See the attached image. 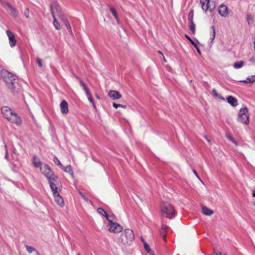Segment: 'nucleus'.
Returning a JSON list of instances; mask_svg holds the SVG:
<instances>
[{
  "mask_svg": "<svg viewBox=\"0 0 255 255\" xmlns=\"http://www.w3.org/2000/svg\"><path fill=\"white\" fill-rule=\"evenodd\" d=\"M97 212L99 214H101L105 217H106L107 219L109 220L110 219L109 216L106 212L102 208H99L97 209Z\"/></svg>",
  "mask_w": 255,
  "mask_h": 255,
  "instance_id": "22",
  "label": "nucleus"
},
{
  "mask_svg": "<svg viewBox=\"0 0 255 255\" xmlns=\"http://www.w3.org/2000/svg\"><path fill=\"white\" fill-rule=\"evenodd\" d=\"M108 96L113 100L119 99L122 97L121 94L115 90H110L108 93Z\"/></svg>",
  "mask_w": 255,
  "mask_h": 255,
  "instance_id": "14",
  "label": "nucleus"
},
{
  "mask_svg": "<svg viewBox=\"0 0 255 255\" xmlns=\"http://www.w3.org/2000/svg\"><path fill=\"white\" fill-rule=\"evenodd\" d=\"M61 169H63L64 171V172L69 173L73 178H74L73 171L70 165H68L66 167L63 166V168Z\"/></svg>",
  "mask_w": 255,
  "mask_h": 255,
  "instance_id": "20",
  "label": "nucleus"
},
{
  "mask_svg": "<svg viewBox=\"0 0 255 255\" xmlns=\"http://www.w3.org/2000/svg\"><path fill=\"white\" fill-rule=\"evenodd\" d=\"M110 10L111 12H112V13L113 14V15L115 17V18L117 20V22L119 23V18H118V14H117V12L116 10L114 7H110Z\"/></svg>",
  "mask_w": 255,
  "mask_h": 255,
  "instance_id": "25",
  "label": "nucleus"
},
{
  "mask_svg": "<svg viewBox=\"0 0 255 255\" xmlns=\"http://www.w3.org/2000/svg\"><path fill=\"white\" fill-rule=\"evenodd\" d=\"M253 196L254 197H255V191H254L253 192Z\"/></svg>",
  "mask_w": 255,
  "mask_h": 255,
  "instance_id": "55",
  "label": "nucleus"
},
{
  "mask_svg": "<svg viewBox=\"0 0 255 255\" xmlns=\"http://www.w3.org/2000/svg\"><path fill=\"white\" fill-rule=\"evenodd\" d=\"M7 35L8 37L9 40V44L11 47H13L16 45V40L15 38L14 35L13 33L9 30H7L6 31Z\"/></svg>",
  "mask_w": 255,
  "mask_h": 255,
  "instance_id": "10",
  "label": "nucleus"
},
{
  "mask_svg": "<svg viewBox=\"0 0 255 255\" xmlns=\"http://www.w3.org/2000/svg\"><path fill=\"white\" fill-rule=\"evenodd\" d=\"M55 202L60 206L63 207L64 206V201L62 198L60 196L59 193H55L53 195Z\"/></svg>",
  "mask_w": 255,
  "mask_h": 255,
  "instance_id": "15",
  "label": "nucleus"
},
{
  "mask_svg": "<svg viewBox=\"0 0 255 255\" xmlns=\"http://www.w3.org/2000/svg\"><path fill=\"white\" fill-rule=\"evenodd\" d=\"M227 102L233 107H235L238 105V101L236 98L232 96H229L227 98Z\"/></svg>",
  "mask_w": 255,
  "mask_h": 255,
  "instance_id": "16",
  "label": "nucleus"
},
{
  "mask_svg": "<svg viewBox=\"0 0 255 255\" xmlns=\"http://www.w3.org/2000/svg\"><path fill=\"white\" fill-rule=\"evenodd\" d=\"M211 28L213 30L212 36L211 37V41L212 42L215 38L216 32H215V28L214 26H212Z\"/></svg>",
  "mask_w": 255,
  "mask_h": 255,
  "instance_id": "30",
  "label": "nucleus"
},
{
  "mask_svg": "<svg viewBox=\"0 0 255 255\" xmlns=\"http://www.w3.org/2000/svg\"><path fill=\"white\" fill-rule=\"evenodd\" d=\"M194 47L196 48L198 53L199 54H201V51L199 49L198 46H197V44H196L195 45H194Z\"/></svg>",
  "mask_w": 255,
  "mask_h": 255,
  "instance_id": "45",
  "label": "nucleus"
},
{
  "mask_svg": "<svg viewBox=\"0 0 255 255\" xmlns=\"http://www.w3.org/2000/svg\"><path fill=\"white\" fill-rule=\"evenodd\" d=\"M26 249L27 251L30 254L32 253L33 251H35V249L29 246H27L26 247Z\"/></svg>",
  "mask_w": 255,
  "mask_h": 255,
  "instance_id": "31",
  "label": "nucleus"
},
{
  "mask_svg": "<svg viewBox=\"0 0 255 255\" xmlns=\"http://www.w3.org/2000/svg\"><path fill=\"white\" fill-rule=\"evenodd\" d=\"M255 81V75H252L247 78L246 80H241L240 82L244 83H253Z\"/></svg>",
  "mask_w": 255,
  "mask_h": 255,
  "instance_id": "21",
  "label": "nucleus"
},
{
  "mask_svg": "<svg viewBox=\"0 0 255 255\" xmlns=\"http://www.w3.org/2000/svg\"><path fill=\"white\" fill-rule=\"evenodd\" d=\"M142 241L143 242L145 250L147 251V252L149 253L150 250L149 249V246L145 242H144L142 239Z\"/></svg>",
  "mask_w": 255,
  "mask_h": 255,
  "instance_id": "32",
  "label": "nucleus"
},
{
  "mask_svg": "<svg viewBox=\"0 0 255 255\" xmlns=\"http://www.w3.org/2000/svg\"><path fill=\"white\" fill-rule=\"evenodd\" d=\"M108 221H109L108 227L110 232L114 233H118L122 231L123 228L119 223L114 222L110 219Z\"/></svg>",
  "mask_w": 255,
  "mask_h": 255,
  "instance_id": "7",
  "label": "nucleus"
},
{
  "mask_svg": "<svg viewBox=\"0 0 255 255\" xmlns=\"http://www.w3.org/2000/svg\"><path fill=\"white\" fill-rule=\"evenodd\" d=\"M80 194L82 195V197L87 202L88 201V199L85 196H84L82 193H80Z\"/></svg>",
  "mask_w": 255,
  "mask_h": 255,
  "instance_id": "49",
  "label": "nucleus"
},
{
  "mask_svg": "<svg viewBox=\"0 0 255 255\" xmlns=\"http://www.w3.org/2000/svg\"><path fill=\"white\" fill-rule=\"evenodd\" d=\"M32 162L34 166L36 168H40L42 166V163L39 160V159L36 156H34L32 158Z\"/></svg>",
  "mask_w": 255,
  "mask_h": 255,
  "instance_id": "17",
  "label": "nucleus"
},
{
  "mask_svg": "<svg viewBox=\"0 0 255 255\" xmlns=\"http://www.w3.org/2000/svg\"><path fill=\"white\" fill-rule=\"evenodd\" d=\"M205 138L206 139L207 141L209 143H211V140L208 138V137L205 136Z\"/></svg>",
  "mask_w": 255,
  "mask_h": 255,
  "instance_id": "51",
  "label": "nucleus"
},
{
  "mask_svg": "<svg viewBox=\"0 0 255 255\" xmlns=\"http://www.w3.org/2000/svg\"><path fill=\"white\" fill-rule=\"evenodd\" d=\"M70 34L71 35H73V32H72V28L71 27L70 28V29H68Z\"/></svg>",
  "mask_w": 255,
  "mask_h": 255,
  "instance_id": "50",
  "label": "nucleus"
},
{
  "mask_svg": "<svg viewBox=\"0 0 255 255\" xmlns=\"http://www.w3.org/2000/svg\"><path fill=\"white\" fill-rule=\"evenodd\" d=\"M1 113L4 118L11 123L20 126L21 124V120L17 113L12 111L10 108L7 106L1 108Z\"/></svg>",
  "mask_w": 255,
  "mask_h": 255,
  "instance_id": "2",
  "label": "nucleus"
},
{
  "mask_svg": "<svg viewBox=\"0 0 255 255\" xmlns=\"http://www.w3.org/2000/svg\"><path fill=\"white\" fill-rule=\"evenodd\" d=\"M60 111L62 114L66 115L68 113L69 110L68 108L67 102L63 100L60 104Z\"/></svg>",
  "mask_w": 255,
  "mask_h": 255,
  "instance_id": "12",
  "label": "nucleus"
},
{
  "mask_svg": "<svg viewBox=\"0 0 255 255\" xmlns=\"http://www.w3.org/2000/svg\"><path fill=\"white\" fill-rule=\"evenodd\" d=\"M168 228V226L165 225H162L161 227L162 231L164 230L165 231H166L167 229Z\"/></svg>",
  "mask_w": 255,
  "mask_h": 255,
  "instance_id": "43",
  "label": "nucleus"
},
{
  "mask_svg": "<svg viewBox=\"0 0 255 255\" xmlns=\"http://www.w3.org/2000/svg\"><path fill=\"white\" fill-rule=\"evenodd\" d=\"M254 48H255V38L254 39Z\"/></svg>",
  "mask_w": 255,
  "mask_h": 255,
  "instance_id": "57",
  "label": "nucleus"
},
{
  "mask_svg": "<svg viewBox=\"0 0 255 255\" xmlns=\"http://www.w3.org/2000/svg\"><path fill=\"white\" fill-rule=\"evenodd\" d=\"M53 161L55 162V163H56L57 165L59 166L61 168H63V166L62 165L60 160L57 157L55 156L54 157Z\"/></svg>",
  "mask_w": 255,
  "mask_h": 255,
  "instance_id": "27",
  "label": "nucleus"
},
{
  "mask_svg": "<svg viewBox=\"0 0 255 255\" xmlns=\"http://www.w3.org/2000/svg\"><path fill=\"white\" fill-rule=\"evenodd\" d=\"M160 232H161V235L163 236V237L164 238H165V232L166 231H164V230L162 231V229H161V231H160Z\"/></svg>",
  "mask_w": 255,
  "mask_h": 255,
  "instance_id": "48",
  "label": "nucleus"
},
{
  "mask_svg": "<svg viewBox=\"0 0 255 255\" xmlns=\"http://www.w3.org/2000/svg\"><path fill=\"white\" fill-rule=\"evenodd\" d=\"M120 107L123 108L124 109H126L127 107L126 105H122V106H121Z\"/></svg>",
  "mask_w": 255,
  "mask_h": 255,
  "instance_id": "54",
  "label": "nucleus"
},
{
  "mask_svg": "<svg viewBox=\"0 0 255 255\" xmlns=\"http://www.w3.org/2000/svg\"><path fill=\"white\" fill-rule=\"evenodd\" d=\"M249 61L251 62H255V56L251 57L250 58Z\"/></svg>",
  "mask_w": 255,
  "mask_h": 255,
  "instance_id": "44",
  "label": "nucleus"
},
{
  "mask_svg": "<svg viewBox=\"0 0 255 255\" xmlns=\"http://www.w3.org/2000/svg\"><path fill=\"white\" fill-rule=\"evenodd\" d=\"M247 21L249 24L252 23L253 21V17L251 15H248Z\"/></svg>",
  "mask_w": 255,
  "mask_h": 255,
  "instance_id": "33",
  "label": "nucleus"
},
{
  "mask_svg": "<svg viewBox=\"0 0 255 255\" xmlns=\"http://www.w3.org/2000/svg\"><path fill=\"white\" fill-rule=\"evenodd\" d=\"M245 62L243 61L236 62L234 63L233 66L236 69L241 68L244 64Z\"/></svg>",
  "mask_w": 255,
  "mask_h": 255,
  "instance_id": "24",
  "label": "nucleus"
},
{
  "mask_svg": "<svg viewBox=\"0 0 255 255\" xmlns=\"http://www.w3.org/2000/svg\"><path fill=\"white\" fill-rule=\"evenodd\" d=\"M121 106H122V105L121 104H116V103H114L113 104V107L116 108V109H117L118 108H119Z\"/></svg>",
  "mask_w": 255,
  "mask_h": 255,
  "instance_id": "41",
  "label": "nucleus"
},
{
  "mask_svg": "<svg viewBox=\"0 0 255 255\" xmlns=\"http://www.w3.org/2000/svg\"><path fill=\"white\" fill-rule=\"evenodd\" d=\"M227 137L232 142L234 140V139L230 135H227Z\"/></svg>",
  "mask_w": 255,
  "mask_h": 255,
  "instance_id": "46",
  "label": "nucleus"
},
{
  "mask_svg": "<svg viewBox=\"0 0 255 255\" xmlns=\"http://www.w3.org/2000/svg\"><path fill=\"white\" fill-rule=\"evenodd\" d=\"M1 75L6 87L12 93H16L19 90V85L15 76L6 70L1 71Z\"/></svg>",
  "mask_w": 255,
  "mask_h": 255,
  "instance_id": "1",
  "label": "nucleus"
},
{
  "mask_svg": "<svg viewBox=\"0 0 255 255\" xmlns=\"http://www.w3.org/2000/svg\"><path fill=\"white\" fill-rule=\"evenodd\" d=\"M70 28H71L70 25L69 26H68V27H67V29H70Z\"/></svg>",
  "mask_w": 255,
  "mask_h": 255,
  "instance_id": "58",
  "label": "nucleus"
},
{
  "mask_svg": "<svg viewBox=\"0 0 255 255\" xmlns=\"http://www.w3.org/2000/svg\"><path fill=\"white\" fill-rule=\"evenodd\" d=\"M4 147L6 149V153H5V158L7 159V160H8V152H7V147H6V145H4Z\"/></svg>",
  "mask_w": 255,
  "mask_h": 255,
  "instance_id": "42",
  "label": "nucleus"
},
{
  "mask_svg": "<svg viewBox=\"0 0 255 255\" xmlns=\"http://www.w3.org/2000/svg\"><path fill=\"white\" fill-rule=\"evenodd\" d=\"M62 20L66 27L70 25V23L67 19H63Z\"/></svg>",
  "mask_w": 255,
  "mask_h": 255,
  "instance_id": "40",
  "label": "nucleus"
},
{
  "mask_svg": "<svg viewBox=\"0 0 255 255\" xmlns=\"http://www.w3.org/2000/svg\"><path fill=\"white\" fill-rule=\"evenodd\" d=\"M3 6L12 17L14 18H16L17 17L18 15L16 10L15 8L12 7L9 3H4Z\"/></svg>",
  "mask_w": 255,
  "mask_h": 255,
  "instance_id": "8",
  "label": "nucleus"
},
{
  "mask_svg": "<svg viewBox=\"0 0 255 255\" xmlns=\"http://www.w3.org/2000/svg\"><path fill=\"white\" fill-rule=\"evenodd\" d=\"M214 255H222L220 253H215Z\"/></svg>",
  "mask_w": 255,
  "mask_h": 255,
  "instance_id": "53",
  "label": "nucleus"
},
{
  "mask_svg": "<svg viewBox=\"0 0 255 255\" xmlns=\"http://www.w3.org/2000/svg\"><path fill=\"white\" fill-rule=\"evenodd\" d=\"M83 88L84 90L85 91V92L86 93V95L90 94V92L86 85Z\"/></svg>",
  "mask_w": 255,
  "mask_h": 255,
  "instance_id": "38",
  "label": "nucleus"
},
{
  "mask_svg": "<svg viewBox=\"0 0 255 255\" xmlns=\"http://www.w3.org/2000/svg\"><path fill=\"white\" fill-rule=\"evenodd\" d=\"M76 79H77L78 80H79V82H80V84L81 85V86L82 87H84V86H86V84L84 83V82L78 76H76Z\"/></svg>",
  "mask_w": 255,
  "mask_h": 255,
  "instance_id": "35",
  "label": "nucleus"
},
{
  "mask_svg": "<svg viewBox=\"0 0 255 255\" xmlns=\"http://www.w3.org/2000/svg\"><path fill=\"white\" fill-rule=\"evenodd\" d=\"M212 92H213V94H214V95L215 96H216V97H217L218 98H219L221 100H225V98L224 97H223L221 95L218 94L217 91L215 89H214L213 90Z\"/></svg>",
  "mask_w": 255,
  "mask_h": 255,
  "instance_id": "26",
  "label": "nucleus"
},
{
  "mask_svg": "<svg viewBox=\"0 0 255 255\" xmlns=\"http://www.w3.org/2000/svg\"><path fill=\"white\" fill-rule=\"evenodd\" d=\"M158 53H159V54H161V55L163 56V53H162L161 51H158Z\"/></svg>",
  "mask_w": 255,
  "mask_h": 255,
  "instance_id": "56",
  "label": "nucleus"
},
{
  "mask_svg": "<svg viewBox=\"0 0 255 255\" xmlns=\"http://www.w3.org/2000/svg\"><path fill=\"white\" fill-rule=\"evenodd\" d=\"M48 182L50 184V188L53 192V195L55 194V193H59L57 191V186L56 184L57 182V179L49 180Z\"/></svg>",
  "mask_w": 255,
  "mask_h": 255,
  "instance_id": "13",
  "label": "nucleus"
},
{
  "mask_svg": "<svg viewBox=\"0 0 255 255\" xmlns=\"http://www.w3.org/2000/svg\"><path fill=\"white\" fill-rule=\"evenodd\" d=\"M236 146L238 145V144H237V142L236 141V140L234 139L233 141H232Z\"/></svg>",
  "mask_w": 255,
  "mask_h": 255,
  "instance_id": "52",
  "label": "nucleus"
},
{
  "mask_svg": "<svg viewBox=\"0 0 255 255\" xmlns=\"http://www.w3.org/2000/svg\"><path fill=\"white\" fill-rule=\"evenodd\" d=\"M36 62L38 65V66L39 67H42V62H41V60L40 58H37L36 59Z\"/></svg>",
  "mask_w": 255,
  "mask_h": 255,
  "instance_id": "39",
  "label": "nucleus"
},
{
  "mask_svg": "<svg viewBox=\"0 0 255 255\" xmlns=\"http://www.w3.org/2000/svg\"><path fill=\"white\" fill-rule=\"evenodd\" d=\"M191 25L190 26V30L191 31L192 33H194L195 31V24L193 21H190Z\"/></svg>",
  "mask_w": 255,
  "mask_h": 255,
  "instance_id": "28",
  "label": "nucleus"
},
{
  "mask_svg": "<svg viewBox=\"0 0 255 255\" xmlns=\"http://www.w3.org/2000/svg\"><path fill=\"white\" fill-rule=\"evenodd\" d=\"M163 59H164V61L165 62L166 61V59L165 58V57L163 56Z\"/></svg>",
  "mask_w": 255,
  "mask_h": 255,
  "instance_id": "59",
  "label": "nucleus"
},
{
  "mask_svg": "<svg viewBox=\"0 0 255 255\" xmlns=\"http://www.w3.org/2000/svg\"><path fill=\"white\" fill-rule=\"evenodd\" d=\"M161 216L172 219L175 216L176 211L174 207L169 203L163 202L160 205Z\"/></svg>",
  "mask_w": 255,
  "mask_h": 255,
  "instance_id": "3",
  "label": "nucleus"
},
{
  "mask_svg": "<svg viewBox=\"0 0 255 255\" xmlns=\"http://www.w3.org/2000/svg\"><path fill=\"white\" fill-rule=\"evenodd\" d=\"M40 170L45 177L49 180L57 179L58 177L54 173L50 167L46 164H44L40 167Z\"/></svg>",
  "mask_w": 255,
  "mask_h": 255,
  "instance_id": "6",
  "label": "nucleus"
},
{
  "mask_svg": "<svg viewBox=\"0 0 255 255\" xmlns=\"http://www.w3.org/2000/svg\"><path fill=\"white\" fill-rule=\"evenodd\" d=\"M250 116L248 109L247 107L240 109L238 115L237 121L240 123L249 125L250 124Z\"/></svg>",
  "mask_w": 255,
  "mask_h": 255,
  "instance_id": "5",
  "label": "nucleus"
},
{
  "mask_svg": "<svg viewBox=\"0 0 255 255\" xmlns=\"http://www.w3.org/2000/svg\"><path fill=\"white\" fill-rule=\"evenodd\" d=\"M87 96L88 97V100L89 101L93 104V107L96 109V105L93 101V100L92 98V95L90 94H88L87 95Z\"/></svg>",
  "mask_w": 255,
  "mask_h": 255,
  "instance_id": "29",
  "label": "nucleus"
},
{
  "mask_svg": "<svg viewBox=\"0 0 255 255\" xmlns=\"http://www.w3.org/2000/svg\"><path fill=\"white\" fill-rule=\"evenodd\" d=\"M96 97L98 98V99H99V97L98 95H96Z\"/></svg>",
  "mask_w": 255,
  "mask_h": 255,
  "instance_id": "60",
  "label": "nucleus"
},
{
  "mask_svg": "<svg viewBox=\"0 0 255 255\" xmlns=\"http://www.w3.org/2000/svg\"><path fill=\"white\" fill-rule=\"evenodd\" d=\"M52 7H53V14H54L55 11H56L57 12H60L61 8L59 5L56 2H54L52 4H51L50 6V10L51 11Z\"/></svg>",
  "mask_w": 255,
  "mask_h": 255,
  "instance_id": "23",
  "label": "nucleus"
},
{
  "mask_svg": "<svg viewBox=\"0 0 255 255\" xmlns=\"http://www.w3.org/2000/svg\"><path fill=\"white\" fill-rule=\"evenodd\" d=\"M185 37L190 41V42L192 43L193 45H195L196 44L191 39V38L189 37L187 35H185Z\"/></svg>",
  "mask_w": 255,
  "mask_h": 255,
  "instance_id": "37",
  "label": "nucleus"
},
{
  "mask_svg": "<svg viewBox=\"0 0 255 255\" xmlns=\"http://www.w3.org/2000/svg\"><path fill=\"white\" fill-rule=\"evenodd\" d=\"M134 240L133 232L130 229L124 230L120 238L121 243L124 245H130Z\"/></svg>",
  "mask_w": 255,
  "mask_h": 255,
  "instance_id": "4",
  "label": "nucleus"
},
{
  "mask_svg": "<svg viewBox=\"0 0 255 255\" xmlns=\"http://www.w3.org/2000/svg\"><path fill=\"white\" fill-rule=\"evenodd\" d=\"M200 3L203 10L205 12L211 11L215 8L214 5H212L210 4V0H200Z\"/></svg>",
  "mask_w": 255,
  "mask_h": 255,
  "instance_id": "9",
  "label": "nucleus"
},
{
  "mask_svg": "<svg viewBox=\"0 0 255 255\" xmlns=\"http://www.w3.org/2000/svg\"><path fill=\"white\" fill-rule=\"evenodd\" d=\"M193 172L194 173V174H195V175L198 178V179H199L200 180H201V178L199 177V176H198V174L197 173L196 171L195 170H193Z\"/></svg>",
  "mask_w": 255,
  "mask_h": 255,
  "instance_id": "47",
  "label": "nucleus"
},
{
  "mask_svg": "<svg viewBox=\"0 0 255 255\" xmlns=\"http://www.w3.org/2000/svg\"><path fill=\"white\" fill-rule=\"evenodd\" d=\"M51 13H52V16L54 18L53 25L56 29L59 30L60 29V24L58 22V21L57 20L54 14H53V7H52V8H51Z\"/></svg>",
  "mask_w": 255,
  "mask_h": 255,
  "instance_id": "19",
  "label": "nucleus"
},
{
  "mask_svg": "<svg viewBox=\"0 0 255 255\" xmlns=\"http://www.w3.org/2000/svg\"><path fill=\"white\" fill-rule=\"evenodd\" d=\"M193 19V12L192 11L189 12V20L190 21H192Z\"/></svg>",
  "mask_w": 255,
  "mask_h": 255,
  "instance_id": "36",
  "label": "nucleus"
},
{
  "mask_svg": "<svg viewBox=\"0 0 255 255\" xmlns=\"http://www.w3.org/2000/svg\"><path fill=\"white\" fill-rule=\"evenodd\" d=\"M202 213L206 216H211L213 214V211L205 206L202 207Z\"/></svg>",
  "mask_w": 255,
  "mask_h": 255,
  "instance_id": "18",
  "label": "nucleus"
},
{
  "mask_svg": "<svg viewBox=\"0 0 255 255\" xmlns=\"http://www.w3.org/2000/svg\"><path fill=\"white\" fill-rule=\"evenodd\" d=\"M24 14L26 18L29 17V10L28 8H26V9H25V10L24 11Z\"/></svg>",
  "mask_w": 255,
  "mask_h": 255,
  "instance_id": "34",
  "label": "nucleus"
},
{
  "mask_svg": "<svg viewBox=\"0 0 255 255\" xmlns=\"http://www.w3.org/2000/svg\"><path fill=\"white\" fill-rule=\"evenodd\" d=\"M219 14L222 17H226L228 14V8L224 4H221L218 9Z\"/></svg>",
  "mask_w": 255,
  "mask_h": 255,
  "instance_id": "11",
  "label": "nucleus"
}]
</instances>
